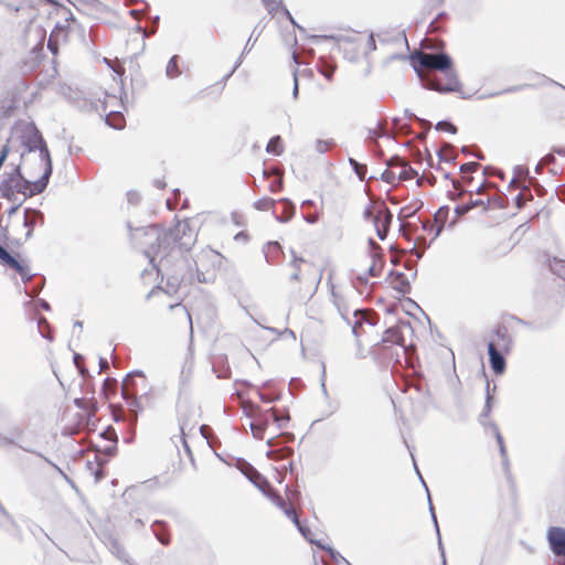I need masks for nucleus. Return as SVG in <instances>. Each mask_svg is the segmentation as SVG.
<instances>
[{
    "instance_id": "29",
    "label": "nucleus",
    "mask_w": 565,
    "mask_h": 565,
    "mask_svg": "<svg viewBox=\"0 0 565 565\" xmlns=\"http://www.w3.org/2000/svg\"><path fill=\"white\" fill-rule=\"evenodd\" d=\"M495 438H497V441L499 444L500 452H501L502 457L505 458L507 457V450H505V447H504V444H503L502 436L499 433L497 427H495Z\"/></svg>"
},
{
    "instance_id": "49",
    "label": "nucleus",
    "mask_w": 565,
    "mask_h": 565,
    "mask_svg": "<svg viewBox=\"0 0 565 565\" xmlns=\"http://www.w3.org/2000/svg\"><path fill=\"white\" fill-rule=\"evenodd\" d=\"M309 222L313 223L315 222V217H310Z\"/></svg>"
},
{
    "instance_id": "18",
    "label": "nucleus",
    "mask_w": 565,
    "mask_h": 565,
    "mask_svg": "<svg viewBox=\"0 0 565 565\" xmlns=\"http://www.w3.org/2000/svg\"><path fill=\"white\" fill-rule=\"evenodd\" d=\"M265 424H266V419L264 420V423H254L253 422L249 424L252 434L255 438H257V439L264 438Z\"/></svg>"
},
{
    "instance_id": "31",
    "label": "nucleus",
    "mask_w": 565,
    "mask_h": 565,
    "mask_svg": "<svg viewBox=\"0 0 565 565\" xmlns=\"http://www.w3.org/2000/svg\"><path fill=\"white\" fill-rule=\"evenodd\" d=\"M376 209H377V205L366 209L364 211V218L365 220H370L371 222H373L374 221V214L373 213H375Z\"/></svg>"
},
{
    "instance_id": "38",
    "label": "nucleus",
    "mask_w": 565,
    "mask_h": 565,
    "mask_svg": "<svg viewBox=\"0 0 565 565\" xmlns=\"http://www.w3.org/2000/svg\"><path fill=\"white\" fill-rule=\"evenodd\" d=\"M116 554H117V557H118V558H120V559H122V561L127 562L126 553H125L124 551H121L120 548H118V550H117V552H116Z\"/></svg>"
},
{
    "instance_id": "13",
    "label": "nucleus",
    "mask_w": 565,
    "mask_h": 565,
    "mask_svg": "<svg viewBox=\"0 0 565 565\" xmlns=\"http://www.w3.org/2000/svg\"><path fill=\"white\" fill-rule=\"evenodd\" d=\"M550 268L555 275L565 279V260L553 258L550 260Z\"/></svg>"
},
{
    "instance_id": "22",
    "label": "nucleus",
    "mask_w": 565,
    "mask_h": 565,
    "mask_svg": "<svg viewBox=\"0 0 565 565\" xmlns=\"http://www.w3.org/2000/svg\"><path fill=\"white\" fill-rule=\"evenodd\" d=\"M436 130H445V131H448L450 134H456L457 132V128L448 122V121H439L436 124Z\"/></svg>"
},
{
    "instance_id": "27",
    "label": "nucleus",
    "mask_w": 565,
    "mask_h": 565,
    "mask_svg": "<svg viewBox=\"0 0 565 565\" xmlns=\"http://www.w3.org/2000/svg\"><path fill=\"white\" fill-rule=\"evenodd\" d=\"M285 203H286V204H287V206H288L287 215H286V216H279V217H277V220H278L279 222H282V223H284V222L289 221V220L291 218L292 214H294V205H292L289 201H287V200H285Z\"/></svg>"
},
{
    "instance_id": "45",
    "label": "nucleus",
    "mask_w": 565,
    "mask_h": 565,
    "mask_svg": "<svg viewBox=\"0 0 565 565\" xmlns=\"http://www.w3.org/2000/svg\"><path fill=\"white\" fill-rule=\"evenodd\" d=\"M47 46L54 52V50L52 47V44H51V41H49Z\"/></svg>"
},
{
    "instance_id": "1",
    "label": "nucleus",
    "mask_w": 565,
    "mask_h": 565,
    "mask_svg": "<svg viewBox=\"0 0 565 565\" xmlns=\"http://www.w3.org/2000/svg\"><path fill=\"white\" fill-rule=\"evenodd\" d=\"M28 151L21 154L23 174L21 178L31 184L33 194L41 193L47 185L52 173L49 150L34 128L29 129Z\"/></svg>"
},
{
    "instance_id": "40",
    "label": "nucleus",
    "mask_w": 565,
    "mask_h": 565,
    "mask_svg": "<svg viewBox=\"0 0 565 565\" xmlns=\"http://www.w3.org/2000/svg\"><path fill=\"white\" fill-rule=\"evenodd\" d=\"M369 274H370L371 276H375V275H376V274H375V271H374V266H371V267L369 268Z\"/></svg>"
},
{
    "instance_id": "50",
    "label": "nucleus",
    "mask_w": 565,
    "mask_h": 565,
    "mask_svg": "<svg viewBox=\"0 0 565 565\" xmlns=\"http://www.w3.org/2000/svg\"><path fill=\"white\" fill-rule=\"evenodd\" d=\"M2 248H3V247H1V246H0V252H2Z\"/></svg>"
},
{
    "instance_id": "9",
    "label": "nucleus",
    "mask_w": 565,
    "mask_h": 565,
    "mask_svg": "<svg viewBox=\"0 0 565 565\" xmlns=\"http://www.w3.org/2000/svg\"><path fill=\"white\" fill-rule=\"evenodd\" d=\"M331 296H332V302H333L334 307L337 308L341 318L343 320L348 319V316L350 315L351 309L348 306V303L345 302L344 298L341 295H339L338 292H335L334 288H332Z\"/></svg>"
},
{
    "instance_id": "36",
    "label": "nucleus",
    "mask_w": 565,
    "mask_h": 565,
    "mask_svg": "<svg viewBox=\"0 0 565 565\" xmlns=\"http://www.w3.org/2000/svg\"><path fill=\"white\" fill-rule=\"evenodd\" d=\"M477 167L476 163H467L461 167L462 171H472Z\"/></svg>"
},
{
    "instance_id": "6",
    "label": "nucleus",
    "mask_w": 565,
    "mask_h": 565,
    "mask_svg": "<svg viewBox=\"0 0 565 565\" xmlns=\"http://www.w3.org/2000/svg\"><path fill=\"white\" fill-rule=\"evenodd\" d=\"M348 324L352 328V333L355 338L361 337L365 332V327L372 328L373 323L365 317V315L355 309L353 310L352 319L350 318V315L348 316V319H344Z\"/></svg>"
},
{
    "instance_id": "25",
    "label": "nucleus",
    "mask_w": 565,
    "mask_h": 565,
    "mask_svg": "<svg viewBox=\"0 0 565 565\" xmlns=\"http://www.w3.org/2000/svg\"><path fill=\"white\" fill-rule=\"evenodd\" d=\"M268 498L276 507L280 508L281 510L285 508L284 499L279 494L275 492H269Z\"/></svg>"
},
{
    "instance_id": "14",
    "label": "nucleus",
    "mask_w": 565,
    "mask_h": 565,
    "mask_svg": "<svg viewBox=\"0 0 565 565\" xmlns=\"http://www.w3.org/2000/svg\"><path fill=\"white\" fill-rule=\"evenodd\" d=\"M166 74L170 78H174L181 74V71L179 70V66H178V57L177 56H172L169 60L167 67H166Z\"/></svg>"
},
{
    "instance_id": "24",
    "label": "nucleus",
    "mask_w": 565,
    "mask_h": 565,
    "mask_svg": "<svg viewBox=\"0 0 565 565\" xmlns=\"http://www.w3.org/2000/svg\"><path fill=\"white\" fill-rule=\"evenodd\" d=\"M263 2L268 12L270 13L276 11L281 6L280 0H263Z\"/></svg>"
},
{
    "instance_id": "21",
    "label": "nucleus",
    "mask_w": 565,
    "mask_h": 565,
    "mask_svg": "<svg viewBox=\"0 0 565 565\" xmlns=\"http://www.w3.org/2000/svg\"><path fill=\"white\" fill-rule=\"evenodd\" d=\"M431 88L437 90V92H452V90H456L457 88V81L454 79L449 85L447 86H441L439 84H431Z\"/></svg>"
},
{
    "instance_id": "33",
    "label": "nucleus",
    "mask_w": 565,
    "mask_h": 565,
    "mask_svg": "<svg viewBox=\"0 0 565 565\" xmlns=\"http://www.w3.org/2000/svg\"><path fill=\"white\" fill-rule=\"evenodd\" d=\"M268 413L271 414L274 420L277 423L278 427L281 428L282 427V422L285 420V418H281V417H278L276 415V413L274 412V409H269Z\"/></svg>"
},
{
    "instance_id": "47",
    "label": "nucleus",
    "mask_w": 565,
    "mask_h": 565,
    "mask_svg": "<svg viewBox=\"0 0 565 565\" xmlns=\"http://www.w3.org/2000/svg\"><path fill=\"white\" fill-rule=\"evenodd\" d=\"M419 478L423 479L420 476H419ZM422 481H424V480H422ZM423 483H425V482H423ZM424 486H425V490L428 491V487L426 484H424Z\"/></svg>"
},
{
    "instance_id": "44",
    "label": "nucleus",
    "mask_w": 565,
    "mask_h": 565,
    "mask_svg": "<svg viewBox=\"0 0 565 565\" xmlns=\"http://www.w3.org/2000/svg\"><path fill=\"white\" fill-rule=\"evenodd\" d=\"M298 262L302 263V262H303V259H302V258L295 259V265H297V263H298Z\"/></svg>"
},
{
    "instance_id": "17",
    "label": "nucleus",
    "mask_w": 565,
    "mask_h": 565,
    "mask_svg": "<svg viewBox=\"0 0 565 565\" xmlns=\"http://www.w3.org/2000/svg\"><path fill=\"white\" fill-rule=\"evenodd\" d=\"M349 163L353 168L359 179L363 180L366 174V166L359 163L355 159L352 158L349 159Z\"/></svg>"
},
{
    "instance_id": "46",
    "label": "nucleus",
    "mask_w": 565,
    "mask_h": 565,
    "mask_svg": "<svg viewBox=\"0 0 565 565\" xmlns=\"http://www.w3.org/2000/svg\"><path fill=\"white\" fill-rule=\"evenodd\" d=\"M321 279V273H318L317 280L319 281Z\"/></svg>"
},
{
    "instance_id": "23",
    "label": "nucleus",
    "mask_w": 565,
    "mask_h": 565,
    "mask_svg": "<svg viewBox=\"0 0 565 565\" xmlns=\"http://www.w3.org/2000/svg\"><path fill=\"white\" fill-rule=\"evenodd\" d=\"M15 257L10 255L4 248H2V252H0V263L11 267V264L14 262Z\"/></svg>"
},
{
    "instance_id": "39",
    "label": "nucleus",
    "mask_w": 565,
    "mask_h": 565,
    "mask_svg": "<svg viewBox=\"0 0 565 565\" xmlns=\"http://www.w3.org/2000/svg\"><path fill=\"white\" fill-rule=\"evenodd\" d=\"M106 367H108V362L100 360V369H106Z\"/></svg>"
},
{
    "instance_id": "11",
    "label": "nucleus",
    "mask_w": 565,
    "mask_h": 565,
    "mask_svg": "<svg viewBox=\"0 0 565 565\" xmlns=\"http://www.w3.org/2000/svg\"><path fill=\"white\" fill-rule=\"evenodd\" d=\"M282 511L285 512V514L295 523V525L298 527V530L300 531V533L306 537V539H310V531L306 527H303L300 522H299V519L295 512V510L292 508H284Z\"/></svg>"
},
{
    "instance_id": "51",
    "label": "nucleus",
    "mask_w": 565,
    "mask_h": 565,
    "mask_svg": "<svg viewBox=\"0 0 565 565\" xmlns=\"http://www.w3.org/2000/svg\"><path fill=\"white\" fill-rule=\"evenodd\" d=\"M0 510H2V507L0 505Z\"/></svg>"
},
{
    "instance_id": "26",
    "label": "nucleus",
    "mask_w": 565,
    "mask_h": 565,
    "mask_svg": "<svg viewBox=\"0 0 565 565\" xmlns=\"http://www.w3.org/2000/svg\"><path fill=\"white\" fill-rule=\"evenodd\" d=\"M134 375H139V376H143V373L141 371H135L132 373H129L126 379L122 381V391H124V394L127 393L128 391V387H129V384H130V381H131V377Z\"/></svg>"
},
{
    "instance_id": "10",
    "label": "nucleus",
    "mask_w": 565,
    "mask_h": 565,
    "mask_svg": "<svg viewBox=\"0 0 565 565\" xmlns=\"http://www.w3.org/2000/svg\"><path fill=\"white\" fill-rule=\"evenodd\" d=\"M10 268L14 269L23 280H30L32 278L29 262L25 259L19 260L15 258Z\"/></svg>"
},
{
    "instance_id": "4",
    "label": "nucleus",
    "mask_w": 565,
    "mask_h": 565,
    "mask_svg": "<svg viewBox=\"0 0 565 565\" xmlns=\"http://www.w3.org/2000/svg\"><path fill=\"white\" fill-rule=\"evenodd\" d=\"M546 539L551 551L556 556H565V529L552 526L547 530Z\"/></svg>"
},
{
    "instance_id": "15",
    "label": "nucleus",
    "mask_w": 565,
    "mask_h": 565,
    "mask_svg": "<svg viewBox=\"0 0 565 565\" xmlns=\"http://www.w3.org/2000/svg\"><path fill=\"white\" fill-rule=\"evenodd\" d=\"M106 122L115 129H121L124 127V117L119 113H110L106 116Z\"/></svg>"
},
{
    "instance_id": "48",
    "label": "nucleus",
    "mask_w": 565,
    "mask_h": 565,
    "mask_svg": "<svg viewBox=\"0 0 565 565\" xmlns=\"http://www.w3.org/2000/svg\"><path fill=\"white\" fill-rule=\"evenodd\" d=\"M43 307H44L45 309H49V305H47L46 302L43 305Z\"/></svg>"
},
{
    "instance_id": "42",
    "label": "nucleus",
    "mask_w": 565,
    "mask_h": 565,
    "mask_svg": "<svg viewBox=\"0 0 565 565\" xmlns=\"http://www.w3.org/2000/svg\"><path fill=\"white\" fill-rule=\"evenodd\" d=\"M332 73H333V71L331 70V71H329V72H324L323 74H324V76H326L327 78H330V77H331V75H332Z\"/></svg>"
},
{
    "instance_id": "37",
    "label": "nucleus",
    "mask_w": 565,
    "mask_h": 565,
    "mask_svg": "<svg viewBox=\"0 0 565 565\" xmlns=\"http://www.w3.org/2000/svg\"><path fill=\"white\" fill-rule=\"evenodd\" d=\"M326 146H327V142H324V141H318V143H317V150H318L319 152H323V151L326 150Z\"/></svg>"
},
{
    "instance_id": "28",
    "label": "nucleus",
    "mask_w": 565,
    "mask_h": 565,
    "mask_svg": "<svg viewBox=\"0 0 565 565\" xmlns=\"http://www.w3.org/2000/svg\"><path fill=\"white\" fill-rule=\"evenodd\" d=\"M169 308L170 309H178L179 311H181V313H183L184 316H186L188 320H189V323H190V327L192 328V320H191V316L190 313L186 311L185 307H182L180 303H171L169 305Z\"/></svg>"
},
{
    "instance_id": "41",
    "label": "nucleus",
    "mask_w": 565,
    "mask_h": 565,
    "mask_svg": "<svg viewBox=\"0 0 565 565\" xmlns=\"http://www.w3.org/2000/svg\"><path fill=\"white\" fill-rule=\"evenodd\" d=\"M181 407H182V402H181V399L179 398V401H178V403H177V411H178V412H180Z\"/></svg>"
},
{
    "instance_id": "12",
    "label": "nucleus",
    "mask_w": 565,
    "mask_h": 565,
    "mask_svg": "<svg viewBox=\"0 0 565 565\" xmlns=\"http://www.w3.org/2000/svg\"><path fill=\"white\" fill-rule=\"evenodd\" d=\"M266 151L274 156H279L282 153V145L279 136L273 137L267 143Z\"/></svg>"
},
{
    "instance_id": "7",
    "label": "nucleus",
    "mask_w": 565,
    "mask_h": 565,
    "mask_svg": "<svg viewBox=\"0 0 565 565\" xmlns=\"http://www.w3.org/2000/svg\"><path fill=\"white\" fill-rule=\"evenodd\" d=\"M387 167H393L397 178L401 180H411L413 179L417 172L409 166L408 162L403 160L399 157H392L387 161Z\"/></svg>"
},
{
    "instance_id": "34",
    "label": "nucleus",
    "mask_w": 565,
    "mask_h": 565,
    "mask_svg": "<svg viewBox=\"0 0 565 565\" xmlns=\"http://www.w3.org/2000/svg\"><path fill=\"white\" fill-rule=\"evenodd\" d=\"M490 409H491V396L488 393L487 402H486V407H484V414L483 415L487 416L490 413Z\"/></svg>"
},
{
    "instance_id": "32",
    "label": "nucleus",
    "mask_w": 565,
    "mask_h": 565,
    "mask_svg": "<svg viewBox=\"0 0 565 565\" xmlns=\"http://www.w3.org/2000/svg\"><path fill=\"white\" fill-rule=\"evenodd\" d=\"M367 47H369L370 51H375L376 50V43H375V39H374L373 33H371L369 35Z\"/></svg>"
},
{
    "instance_id": "19",
    "label": "nucleus",
    "mask_w": 565,
    "mask_h": 565,
    "mask_svg": "<svg viewBox=\"0 0 565 565\" xmlns=\"http://www.w3.org/2000/svg\"><path fill=\"white\" fill-rule=\"evenodd\" d=\"M428 501H430V495L429 494H428ZM429 510H430L431 518H433L435 526H436V532H437V535H438V544H439V547L441 548L443 565H446V558H445V554H444V551H443V544H441V540H440L439 527H438V524H437V519H436V515L434 513V509H433L431 502H429Z\"/></svg>"
},
{
    "instance_id": "2",
    "label": "nucleus",
    "mask_w": 565,
    "mask_h": 565,
    "mask_svg": "<svg viewBox=\"0 0 565 565\" xmlns=\"http://www.w3.org/2000/svg\"><path fill=\"white\" fill-rule=\"evenodd\" d=\"M146 243L149 248L145 250V255L154 263L157 257H167L172 250L189 249L194 244V236L186 223H180L172 232H163L156 227H150L143 232Z\"/></svg>"
},
{
    "instance_id": "30",
    "label": "nucleus",
    "mask_w": 565,
    "mask_h": 565,
    "mask_svg": "<svg viewBox=\"0 0 565 565\" xmlns=\"http://www.w3.org/2000/svg\"><path fill=\"white\" fill-rule=\"evenodd\" d=\"M292 75H294L292 96L296 99L298 97V92H299L297 70L294 71Z\"/></svg>"
},
{
    "instance_id": "20",
    "label": "nucleus",
    "mask_w": 565,
    "mask_h": 565,
    "mask_svg": "<svg viewBox=\"0 0 565 565\" xmlns=\"http://www.w3.org/2000/svg\"><path fill=\"white\" fill-rule=\"evenodd\" d=\"M382 179L388 183L399 181L393 167H387V169L382 173Z\"/></svg>"
},
{
    "instance_id": "3",
    "label": "nucleus",
    "mask_w": 565,
    "mask_h": 565,
    "mask_svg": "<svg viewBox=\"0 0 565 565\" xmlns=\"http://www.w3.org/2000/svg\"><path fill=\"white\" fill-rule=\"evenodd\" d=\"M413 60L420 67L428 70L444 71L449 68L451 64L450 57L445 53L431 54L425 52H416L413 56Z\"/></svg>"
},
{
    "instance_id": "35",
    "label": "nucleus",
    "mask_w": 565,
    "mask_h": 565,
    "mask_svg": "<svg viewBox=\"0 0 565 565\" xmlns=\"http://www.w3.org/2000/svg\"><path fill=\"white\" fill-rule=\"evenodd\" d=\"M282 11L285 13V15L289 19V21L296 25L297 28H299L301 30V26H299L296 21L294 20L292 15L290 14V12L286 9V8H282Z\"/></svg>"
},
{
    "instance_id": "5",
    "label": "nucleus",
    "mask_w": 565,
    "mask_h": 565,
    "mask_svg": "<svg viewBox=\"0 0 565 565\" xmlns=\"http://www.w3.org/2000/svg\"><path fill=\"white\" fill-rule=\"evenodd\" d=\"M373 214L374 221L372 223L374 224L376 234L380 239H384L386 237L387 230L392 221V214L388 211V209L385 207L384 205H377V209Z\"/></svg>"
},
{
    "instance_id": "16",
    "label": "nucleus",
    "mask_w": 565,
    "mask_h": 565,
    "mask_svg": "<svg viewBox=\"0 0 565 565\" xmlns=\"http://www.w3.org/2000/svg\"><path fill=\"white\" fill-rule=\"evenodd\" d=\"M311 543H315L316 545L322 547L323 550L328 551L332 559L335 562H343L347 565H351L339 552L334 551L330 546L322 545L319 541H315L313 539H309Z\"/></svg>"
},
{
    "instance_id": "43",
    "label": "nucleus",
    "mask_w": 565,
    "mask_h": 565,
    "mask_svg": "<svg viewBox=\"0 0 565 565\" xmlns=\"http://www.w3.org/2000/svg\"><path fill=\"white\" fill-rule=\"evenodd\" d=\"M291 278H292V279H299V273H298V271L294 273V274L291 275Z\"/></svg>"
},
{
    "instance_id": "8",
    "label": "nucleus",
    "mask_w": 565,
    "mask_h": 565,
    "mask_svg": "<svg viewBox=\"0 0 565 565\" xmlns=\"http://www.w3.org/2000/svg\"><path fill=\"white\" fill-rule=\"evenodd\" d=\"M488 353L493 372L497 374H502L505 369V361L501 353L495 349L493 343H489Z\"/></svg>"
}]
</instances>
